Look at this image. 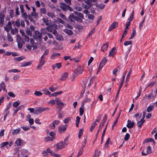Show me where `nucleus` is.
Wrapping results in <instances>:
<instances>
[{"label":"nucleus","instance_id":"obj_63","mask_svg":"<svg viewBox=\"0 0 157 157\" xmlns=\"http://www.w3.org/2000/svg\"><path fill=\"white\" fill-rule=\"evenodd\" d=\"M11 18H13L14 16L13 10H10L9 12Z\"/></svg>","mask_w":157,"mask_h":157},{"label":"nucleus","instance_id":"obj_40","mask_svg":"<svg viewBox=\"0 0 157 157\" xmlns=\"http://www.w3.org/2000/svg\"><path fill=\"white\" fill-rule=\"evenodd\" d=\"M25 58L23 56H21L17 57L14 58V59L16 61H20L23 59Z\"/></svg>","mask_w":157,"mask_h":157},{"label":"nucleus","instance_id":"obj_6","mask_svg":"<svg viewBox=\"0 0 157 157\" xmlns=\"http://www.w3.org/2000/svg\"><path fill=\"white\" fill-rule=\"evenodd\" d=\"M68 77V74L67 72H64L62 74L59 80L60 81L65 80Z\"/></svg>","mask_w":157,"mask_h":157},{"label":"nucleus","instance_id":"obj_35","mask_svg":"<svg viewBox=\"0 0 157 157\" xmlns=\"http://www.w3.org/2000/svg\"><path fill=\"white\" fill-rule=\"evenodd\" d=\"M96 125V124L95 123V122H94L92 124L90 128V131L91 132H92L93 131V129L95 127Z\"/></svg>","mask_w":157,"mask_h":157},{"label":"nucleus","instance_id":"obj_53","mask_svg":"<svg viewBox=\"0 0 157 157\" xmlns=\"http://www.w3.org/2000/svg\"><path fill=\"white\" fill-rule=\"evenodd\" d=\"M31 15L34 17V18H36L38 17V14L37 13H36V12L34 13L32 12Z\"/></svg>","mask_w":157,"mask_h":157},{"label":"nucleus","instance_id":"obj_57","mask_svg":"<svg viewBox=\"0 0 157 157\" xmlns=\"http://www.w3.org/2000/svg\"><path fill=\"white\" fill-rule=\"evenodd\" d=\"M151 152V150L150 147L149 146L147 148V153L149 154Z\"/></svg>","mask_w":157,"mask_h":157},{"label":"nucleus","instance_id":"obj_51","mask_svg":"<svg viewBox=\"0 0 157 157\" xmlns=\"http://www.w3.org/2000/svg\"><path fill=\"white\" fill-rule=\"evenodd\" d=\"M53 85L52 86L49 87L48 89L51 92H54L56 90V89L55 87H53Z\"/></svg>","mask_w":157,"mask_h":157},{"label":"nucleus","instance_id":"obj_7","mask_svg":"<svg viewBox=\"0 0 157 157\" xmlns=\"http://www.w3.org/2000/svg\"><path fill=\"white\" fill-rule=\"evenodd\" d=\"M42 20L46 25L49 26H52V23L51 22H49L47 18H43L42 19Z\"/></svg>","mask_w":157,"mask_h":157},{"label":"nucleus","instance_id":"obj_41","mask_svg":"<svg viewBox=\"0 0 157 157\" xmlns=\"http://www.w3.org/2000/svg\"><path fill=\"white\" fill-rule=\"evenodd\" d=\"M134 17V11H133L131 13L129 17L128 18V20L129 21H131L133 18Z\"/></svg>","mask_w":157,"mask_h":157},{"label":"nucleus","instance_id":"obj_21","mask_svg":"<svg viewBox=\"0 0 157 157\" xmlns=\"http://www.w3.org/2000/svg\"><path fill=\"white\" fill-rule=\"evenodd\" d=\"M60 123L59 121L58 120H55L52 123V125L51 126L52 128L54 129L56 125H58Z\"/></svg>","mask_w":157,"mask_h":157},{"label":"nucleus","instance_id":"obj_8","mask_svg":"<svg viewBox=\"0 0 157 157\" xmlns=\"http://www.w3.org/2000/svg\"><path fill=\"white\" fill-rule=\"evenodd\" d=\"M67 125H62L59 126L58 129V131L59 132H62L65 131L67 128Z\"/></svg>","mask_w":157,"mask_h":157},{"label":"nucleus","instance_id":"obj_64","mask_svg":"<svg viewBox=\"0 0 157 157\" xmlns=\"http://www.w3.org/2000/svg\"><path fill=\"white\" fill-rule=\"evenodd\" d=\"M7 37L9 41L11 42L13 41V39L12 37V36L8 34Z\"/></svg>","mask_w":157,"mask_h":157},{"label":"nucleus","instance_id":"obj_23","mask_svg":"<svg viewBox=\"0 0 157 157\" xmlns=\"http://www.w3.org/2000/svg\"><path fill=\"white\" fill-rule=\"evenodd\" d=\"M57 105L59 106L58 108L59 109V110H60L63 107L64 105H66V104L63 103V102H60Z\"/></svg>","mask_w":157,"mask_h":157},{"label":"nucleus","instance_id":"obj_37","mask_svg":"<svg viewBox=\"0 0 157 157\" xmlns=\"http://www.w3.org/2000/svg\"><path fill=\"white\" fill-rule=\"evenodd\" d=\"M87 18L90 20H93L94 18V16L93 15L91 14H87Z\"/></svg>","mask_w":157,"mask_h":157},{"label":"nucleus","instance_id":"obj_46","mask_svg":"<svg viewBox=\"0 0 157 157\" xmlns=\"http://www.w3.org/2000/svg\"><path fill=\"white\" fill-rule=\"evenodd\" d=\"M44 93L48 95H50L51 94V93L49 92L48 90L47 89H44L43 90Z\"/></svg>","mask_w":157,"mask_h":157},{"label":"nucleus","instance_id":"obj_30","mask_svg":"<svg viewBox=\"0 0 157 157\" xmlns=\"http://www.w3.org/2000/svg\"><path fill=\"white\" fill-rule=\"evenodd\" d=\"M26 33L29 36H31L32 35V32L29 28L27 29L26 30Z\"/></svg>","mask_w":157,"mask_h":157},{"label":"nucleus","instance_id":"obj_18","mask_svg":"<svg viewBox=\"0 0 157 157\" xmlns=\"http://www.w3.org/2000/svg\"><path fill=\"white\" fill-rule=\"evenodd\" d=\"M62 66L61 63H56L55 64H53L52 65V67L53 69H55L56 68H57L58 69L60 68Z\"/></svg>","mask_w":157,"mask_h":157},{"label":"nucleus","instance_id":"obj_62","mask_svg":"<svg viewBox=\"0 0 157 157\" xmlns=\"http://www.w3.org/2000/svg\"><path fill=\"white\" fill-rule=\"evenodd\" d=\"M84 113L83 108L81 107L79 109V113L80 116H82Z\"/></svg>","mask_w":157,"mask_h":157},{"label":"nucleus","instance_id":"obj_47","mask_svg":"<svg viewBox=\"0 0 157 157\" xmlns=\"http://www.w3.org/2000/svg\"><path fill=\"white\" fill-rule=\"evenodd\" d=\"M64 25L66 28H68L70 29H73V26L69 23H65Z\"/></svg>","mask_w":157,"mask_h":157},{"label":"nucleus","instance_id":"obj_39","mask_svg":"<svg viewBox=\"0 0 157 157\" xmlns=\"http://www.w3.org/2000/svg\"><path fill=\"white\" fill-rule=\"evenodd\" d=\"M32 63V62L31 61H29L28 62H26L25 63L21 65V67H24L25 66H28L30 64H31Z\"/></svg>","mask_w":157,"mask_h":157},{"label":"nucleus","instance_id":"obj_5","mask_svg":"<svg viewBox=\"0 0 157 157\" xmlns=\"http://www.w3.org/2000/svg\"><path fill=\"white\" fill-rule=\"evenodd\" d=\"M65 147V145L63 141L60 142L58 143L56 145V148L55 150L57 152L59 149H62Z\"/></svg>","mask_w":157,"mask_h":157},{"label":"nucleus","instance_id":"obj_19","mask_svg":"<svg viewBox=\"0 0 157 157\" xmlns=\"http://www.w3.org/2000/svg\"><path fill=\"white\" fill-rule=\"evenodd\" d=\"M63 31L69 35H71L73 34V32L71 30L66 29L63 30Z\"/></svg>","mask_w":157,"mask_h":157},{"label":"nucleus","instance_id":"obj_26","mask_svg":"<svg viewBox=\"0 0 157 157\" xmlns=\"http://www.w3.org/2000/svg\"><path fill=\"white\" fill-rule=\"evenodd\" d=\"M20 131L21 129L20 128H18L14 130L12 132V134L13 135L17 134L20 132Z\"/></svg>","mask_w":157,"mask_h":157},{"label":"nucleus","instance_id":"obj_48","mask_svg":"<svg viewBox=\"0 0 157 157\" xmlns=\"http://www.w3.org/2000/svg\"><path fill=\"white\" fill-rule=\"evenodd\" d=\"M20 70H18L17 69H14L12 70H10L8 71V72H13L14 73H16L18 72H20Z\"/></svg>","mask_w":157,"mask_h":157},{"label":"nucleus","instance_id":"obj_38","mask_svg":"<svg viewBox=\"0 0 157 157\" xmlns=\"http://www.w3.org/2000/svg\"><path fill=\"white\" fill-rule=\"evenodd\" d=\"M4 87H5V83L4 82H2V83L0 84V92L1 91L2 89H3Z\"/></svg>","mask_w":157,"mask_h":157},{"label":"nucleus","instance_id":"obj_4","mask_svg":"<svg viewBox=\"0 0 157 157\" xmlns=\"http://www.w3.org/2000/svg\"><path fill=\"white\" fill-rule=\"evenodd\" d=\"M83 71V68L82 67L78 66L75 70V76H77L78 75L82 73Z\"/></svg>","mask_w":157,"mask_h":157},{"label":"nucleus","instance_id":"obj_56","mask_svg":"<svg viewBox=\"0 0 157 157\" xmlns=\"http://www.w3.org/2000/svg\"><path fill=\"white\" fill-rule=\"evenodd\" d=\"M47 15L52 18H53L54 17V14L51 12H48L47 13Z\"/></svg>","mask_w":157,"mask_h":157},{"label":"nucleus","instance_id":"obj_9","mask_svg":"<svg viewBox=\"0 0 157 157\" xmlns=\"http://www.w3.org/2000/svg\"><path fill=\"white\" fill-rule=\"evenodd\" d=\"M107 61V60L105 57H104L102 59L99 65V69H101L102 68V67L105 64Z\"/></svg>","mask_w":157,"mask_h":157},{"label":"nucleus","instance_id":"obj_27","mask_svg":"<svg viewBox=\"0 0 157 157\" xmlns=\"http://www.w3.org/2000/svg\"><path fill=\"white\" fill-rule=\"evenodd\" d=\"M80 118L78 117L77 116L76 117V121H75V124L77 127H78L79 124V123L80 120Z\"/></svg>","mask_w":157,"mask_h":157},{"label":"nucleus","instance_id":"obj_45","mask_svg":"<svg viewBox=\"0 0 157 157\" xmlns=\"http://www.w3.org/2000/svg\"><path fill=\"white\" fill-rule=\"evenodd\" d=\"M9 111H4V113H5V114L4 115L3 121L5 120L6 117L9 114Z\"/></svg>","mask_w":157,"mask_h":157},{"label":"nucleus","instance_id":"obj_3","mask_svg":"<svg viewBox=\"0 0 157 157\" xmlns=\"http://www.w3.org/2000/svg\"><path fill=\"white\" fill-rule=\"evenodd\" d=\"M16 40L18 48H22L23 44H25L24 41L21 39V37L18 35L16 36Z\"/></svg>","mask_w":157,"mask_h":157},{"label":"nucleus","instance_id":"obj_31","mask_svg":"<svg viewBox=\"0 0 157 157\" xmlns=\"http://www.w3.org/2000/svg\"><path fill=\"white\" fill-rule=\"evenodd\" d=\"M97 1V0H87L86 2L87 5H90L91 2H96Z\"/></svg>","mask_w":157,"mask_h":157},{"label":"nucleus","instance_id":"obj_58","mask_svg":"<svg viewBox=\"0 0 157 157\" xmlns=\"http://www.w3.org/2000/svg\"><path fill=\"white\" fill-rule=\"evenodd\" d=\"M15 25L17 27H19L20 25V23L19 20H17V21L15 22Z\"/></svg>","mask_w":157,"mask_h":157},{"label":"nucleus","instance_id":"obj_1","mask_svg":"<svg viewBox=\"0 0 157 157\" xmlns=\"http://www.w3.org/2000/svg\"><path fill=\"white\" fill-rule=\"evenodd\" d=\"M33 36L34 38L37 40H38L39 41H40L42 40V34L37 30L35 31Z\"/></svg>","mask_w":157,"mask_h":157},{"label":"nucleus","instance_id":"obj_44","mask_svg":"<svg viewBox=\"0 0 157 157\" xmlns=\"http://www.w3.org/2000/svg\"><path fill=\"white\" fill-rule=\"evenodd\" d=\"M153 107V105L149 106L147 109V111L148 112H151L152 110Z\"/></svg>","mask_w":157,"mask_h":157},{"label":"nucleus","instance_id":"obj_11","mask_svg":"<svg viewBox=\"0 0 157 157\" xmlns=\"http://www.w3.org/2000/svg\"><path fill=\"white\" fill-rule=\"evenodd\" d=\"M107 118L106 115H105L103 119L102 120L100 124V125L99 126V129L101 128L102 126L104 125L106 121Z\"/></svg>","mask_w":157,"mask_h":157},{"label":"nucleus","instance_id":"obj_34","mask_svg":"<svg viewBox=\"0 0 157 157\" xmlns=\"http://www.w3.org/2000/svg\"><path fill=\"white\" fill-rule=\"evenodd\" d=\"M144 122L145 121L140 120L137 124L138 126L139 127H141Z\"/></svg>","mask_w":157,"mask_h":157},{"label":"nucleus","instance_id":"obj_36","mask_svg":"<svg viewBox=\"0 0 157 157\" xmlns=\"http://www.w3.org/2000/svg\"><path fill=\"white\" fill-rule=\"evenodd\" d=\"M34 94L36 96H40L42 95L43 94L39 91H35L34 93Z\"/></svg>","mask_w":157,"mask_h":157},{"label":"nucleus","instance_id":"obj_15","mask_svg":"<svg viewBox=\"0 0 157 157\" xmlns=\"http://www.w3.org/2000/svg\"><path fill=\"white\" fill-rule=\"evenodd\" d=\"M11 28V23L10 22H9L7 25L4 27L6 31L8 32L10 30Z\"/></svg>","mask_w":157,"mask_h":157},{"label":"nucleus","instance_id":"obj_55","mask_svg":"<svg viewBox=\"0 0 157 157\" xmlns=\"http://www.w3.org/2000/svg\"><path fill=\"white\" fill-rule=\"evenodd\" d=\"M44 139L46 141H52L53 140L51 137L49 136L45 137Z\"/></svg>","mask_w":157,"mask_h":157},{"label":"nucleus","instance_id":"obj_10","mask_svg":"<svg viewBox=\"0 0 157 157\" xmlns=\"http://www.w3.org/2000/svg\"><path fill=\"white\" fill-rule=\"evenodd\" d=\"M118 26V24L116 22H113L111 25L109 29V31H111L113 29L115 28Z\"/></svg>","mask_w":157,"mask_h":157},{"label":"nucleus","instance_id":"obj_59","mask_svg":"<svg viewBox=\"0 0 157 157\" xmlns=\"http://www.w3.org/2000/svg\"><path fill=\"white\" fill-rule=\"evenodd\" d=\"M75 20L78 22H81L82 21V19L76 16H75Z\"/></svg>","mask_w":157,"mask_h":157},{"label":"nucleus","instance_id":"obj_49","mask_svg":"<svg viewBox=\"0 0 157 157\" xmlns=\"http://www.w3.org/2000/svg\"><path fill=\"white\" fill-rule=\"evenodd\" d=\"M40 12L41 13L45 14L47 13V11L45 8H41L40 9Z\"/></svg>","mask_w":157,"mask_h":157},{"label":"nucleus","instance_id":"obj_28","mask_svg":"<svg viewBox=\"0 0 157 157\" xmlns=\"http://www.w3.org/2000/svg\"><path fill=\"white\" fill-rule=\"evenodd\" d=\"M74 13L76 15L80 17L81 18H83V14L80 13H79L77 11H76L74 12Z\"/></svg>","mask_w":157,"mask_h":157},{"label":"nucleus","instance_id":"obj_12","mask_svg":"<svg viewBox=\"0 0 157 157\" xmlns=\"http://www.w3.org/2000/svg\"><path fill=\"white\" fill-rule=\"evenodd\" d=\"M109 43L108 42H106L105 44H103L101 47V50L102 51H105L107 49Z\"/></svg>","mask_w":157,"mask_h":157},{"label":"nucleus","instance_id":"obj_29","mask_svg":"<svg viewBox=\"0 0 157 157\" xmlns=\"http://www.w3.org/2000/svg\"><path fill=\"white\" fill-rule=\"evenodd\" d=\"M18 32V30L17 28H15L14 29H12L11 31V33L14 35L15 33H17Z\"/></svg>","mask_w":157,"mask_h":157},{"label":"nucleus","instance_id":"obj_42","mask_svg":"<svg viewBox=\"0 0 157 157\" xmlns=\"http://www.w3.org/2000/svg\"><path fill=\"white\" fill-rule=\"evenodd\" d=\"M132 44V41L130 40L125 41L124 43V44L125 46H127L131 44Z\"/></svg>","mask_w":157,"mask_h":157},{"label":"nucleus","instance_id":"obj_20","mask_svg":"<svg viewBox=\"0 0 157 157\" xmlns=\"http://www.w3.org/2000/svg\"><path fill=\"white\" fill-rule=\"evenodd\" d=\"M41 107H38L36 108L35 110L34 113L35 114H38L41 113Z\"/></svg>","mask_w":157,"mask_h":157},{"label":"nucleus","instance_id":"obj_16","mask_svg":"<svg viewBox=\"0 0 157 157\" xmlns=\"http://www.w3.org/2000/svg\"><path fill=\"white\" fill-rule=\"evenodd\" d=\"M128 124L127 125V127L128 128H132L134 125V123L131 122L129 120H128L127 121Z\"/></svg>","mask_w":157,"mask_h":157},{"label":"nucleus","instance_id":"obj_60","mask_svg":"<svg viewBox=\"0 0 157 157\" xmlns=\"http://www.w3.org/2000/svg\"><path fill=\"white\" fill-rule=\"evenodd\" d=\"M9 144V142H6L2 143L1 144V147H3L4 146H6Z\"/></svg>","mask_w":157,"mask_h":157},{"label":"nucleus","instance_id":"obj_33","mask_svg":"<svg viewBox=\"0 0 157 157\" xmlns=\"http://www.w3.org/2000/svg\"><path fill=\"white\" fill-rule=\"evenodd\" d=\"M120 113L118 114L117 117L116 118L115 120V121H114L113 124H112V127H113L116 125V124L117 123V122L118 119L119 117H120Z\"/></svg>","mask_w":157,"mask_h":157},{"label":"nucleus","instance_id":"obj_2","mask_svg":"<svg viewBox=\"0 0 157 157\" xmlns=\"http://www.w3.org/2000/svg\"><path fill=\"white\" fill-rule=\"evenodd\" d=\"M60 7L64 11H67L68 10L72 11L73 9L65 3H60Z\"/></svg>","mask_w":157,"mask_h":157},{"label":"nucleus","instance_id":"obj_24","mask_svg":"<svg viewBox=\"0 0 157 157\" xmlns=\"http://www.w3.org/2000/svg\"><path fill=\"white\" fill-rule=\"evenodd\" d=\"M45 58L43 57V56H41L40 59V65L43 66L45 63L44 59Z\"/></svg>","mask_w":157,"mask_h":157},{"label":"nucleus","instance_id":"obj_52","mask_svg":"<svg viewBox=\"0 0 157 157\" xmlns=\"http://www.w3.org/2000/svg\"><path fill=\"white\" fill-rule=\"evenodd\" d=\"M23 38L26 42H28L29 41V39L28 36L26 35H25L23 36Z\"/></svg>","mask_w":157,"mask_h":157},{"label":"nucleus","instance_id":"obj_61","mask_svg":"<svg viewBox=\"0 0 157 157\" xmlns=\"http://www.w3.org/2000/svg\"><path fill=\"white\" fill-rule=\"evenodd\" d=\"M129 137H130L129 134L128 133H127L126 134V135L124 138V139L125 140L127 141L128 140V139H129Z\"/></svg>","mask_w":157,"mask_h":157},{"label":"nucleus","instance_id":"obj_14","mask_svg":"<svg viewBox=\"0 0 157 157\" xmlns=\"http://www.w3.org/2000/svg\"><path fill=\"white\" fill-rule=\"evenodd\" d=\"M116 52L115 47L113 48L109 53V56L113 57Z\"/></svg>","mask_w":157,"mask_h":157},{"label":"nucleus","instance_id":"obj_32","mask_svg":"<svg viewBox=\"0 0 157 157\" xmlns=\"http://www.w3.org/2000/svg\"><path fill=\"white\" fill-rule=\"evenodd\" d=\"M20 101H15L13 103V107L16 108L20 104Z\"/></svg>","mask_w":157,"mask_h":157},{"label":"nucleus","instance_id":"obj_43","mask_svg":"<svg viewBox=\"0 0 157 157\" xmlns=\"http://www.w3.org/2000/svg\"><path fill=\"white\" fill-rule=\"evenodd\" d=\"M83 128L80 129L79 131V134H78V138H80L82 135L83 134Z\"/></svg>","mask_w":157,"mask_h":157},{"label":"nucleus","instance_id":"obj_13","mask_svg":"<svg viewBox=\"0 0 157 157\" xmlns=\"http://www.w3.org/2000/svg\"><path fill=\"white\" fill-rule=\"evenodd\" d=\"M75 16L73 13H70L69 16L68 17L69 20H70V22L72 23H74Z\"/></svg>","mask_w":157,"mask_h":157},{"label":"nucleus","instance_id":"obj_22","mask_svg":"<svg viewBox=\"0 0 157 157\" xmlns=\"http://www.w3.org/2000/svg\"><path fill=\"white\" fill-rule=\"evenodd\" d=\"M6 14V12L5 10H2L0 13V17L3 19L5 18Z\"/></svg>","mask_w":157,"mask_h":157},{"label":"nucleus","instance_id":"obj_50","mask_svg":"<svg viewBox=\"0 0 157 157\" xmlns=\"http://www.w3.org/2000/svg\"><path fill=\"white\" fill-rule=\"evenodd\" d=\"M71 117H68L65 119L63 121L64 123L67 124L68 122L71 120Z\"/></svg>","mask_w":157,"mask_h":157},{"label":"nucleus","instance_id":"obj_25","mask_svg":"<svg viewBox=\"0 0 157 157\" xmlns=\"http://www.w3.org/2000/svg\"><path fill=\"white\" fill-rule=\"evenodd\" d=\"M17 146H20L21 145V139L20 138L17 139L15 143Z\"/></svg>","mask_w":157,"mask_h":157},{"label":"nucleus","instance_id":"obj_54","mask_svg":"<svg viewBox=\"0 0 157 157\" xmlns=\"http://www.w3.org/2000/svg\"><path fill=\"white\" fill-rule=\"evenodd\" d=\"M59 16H60V17L61 18L63 19V20H65L66 19H67V18L66 17H65V15L61 13L59 14Z\"/></svg>","mask_w":157,"mask_h":157},{"label":"nucleus","instance_id":"obj_17","mask_svg":"<svg viewBox=\"0 0 157 157\" xmlns=\"http://www.w3.org/2000/svg\"><path fill=\"white\" fill-rule=\"evenodd\" d=\"M21 15L22 17L25 19V22L26 23H27V22L29 23V21L27 20L28 16L27 13L26 12H23L21 13Z\"/></svg>","mask_w":157,"mask_h":157}]
</instances>
